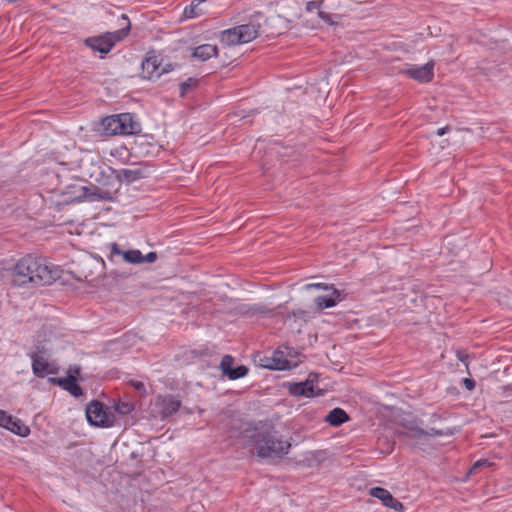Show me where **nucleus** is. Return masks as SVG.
Here are the masks:
<instances>
[{
	"label": "nucleus",
	"instance_id": "nucleus-1",
	"mask_svg": "<svg viewBox=\"0 0 512 512\" xmlns=\"http://www.w3.org/2000/svg\"><path fill=\"white\" fill-rule=\"evenodd\" d=\"M242 436L262 459L280 460L290 451L291 443L274 427L246 428Z\"/></svg>",
	"mask_w": 512,
	"mask_h": 512
},
{
	"label": "nucleus",
	"instance_id": "nucleus-2",
	"mask_svg": "<svg viewBox=\"0 0 512 512\" xmlns=\"http://www.w3.org/2000/svg\"><path fill=\"white\" fill-rule=\"evenodd\" d=\"M61 270L52 264H47L42 258L27 255L15 265L12 282L15 286L51 285L60 278Z\"/></svg>",
	"mask_w": 512,
	"mask_h": 512
},
{
	"label": "nucleus",
	"instance_id": "nucleus-3",
	"mask_svg": "<svg viewBox=\"0 0 512 512\" xmlns=\"http://www.w3.org/2000/svg\"><path fill=\"white\" fill-rule=\"evenodd\" d=\"M238 28L242 41L248 43L262 34L267 37L280 35L283 29L288 28V21L280 15L265 17L256 12L249 18L248 23L238 25Z\"/></svg>",
	"mask_w": 512,
	"mask_h": 512
},
{
	"label": "nucleus",
	"instance_id": "nucleus-4",
	"mask_svg": "<svg viewBox=\"0 0 512 512\" xmlns=\"http://www.w3.org/2000/svg\"><path fill=\"white\" fill-rule=\"evenodd\" d=\"M119 26L120 28L113 32H106L98 36L87 38L85 40L86 46L94 51L107 54L117 42L123 40L130 32L131 23L126 14H122L119 18Z\"/></svg>",
	"mask_w": 512,
	"mask_h": 512
},
{
	"label": "nucleus",
	"instance_id": "nucleus-5",
	"mask_svg": "<svg viewBox=\"0 0 512 512\" xmlns=\"http://www.w3.org/2000/svg\"><path fill=\"white\" fill-rule=\"evenodd\" d=\"M448 435V432L431 428L430 430H424L418 425L417 421H408L403 424V429L396 431V437L404 442L406 445H413L412 440L419 442L426 437H439Z\"/></svg>",
	"mask_w": 512,
	"mask_h": 512
},
{
	"label": "nucleus",
	"instance_id": "nucleus-6",
	"mask_svg": "<svg viewBox=\"0 0 512 512\" xmlns=\"http://www.w3.org/2000/svg\"><path fill=\"white\" fill-rule=\"evenodd\" d=\"M87 421L96 427H111L114 425L115 416L108 412L103 403L98 400L91 401L86 407Z\"/></svg>",
	"mask_w": 512,
	"mask_h": 512
},
{
	"label": "nucleus",
	"instance_id": "nucleus-7",
	"mask_svg": "<svg viewBox=\"0 0 512 512\" xmlns=\"http://www.w3.org/2000/svg\"><path fill=\"white\" fill-rule=\"evenodd\" d=\"M161 59L154 52H149L147 57L142 61V73L143 78L151 80L153 77L159 78L162 74L167 73L172 70V65L169 64L167 67L162 68Z\"/></svg>",
	"mask_w": 512,
	"mask_h": 512
},
{
	"label": "nucleus",
	"instance_id": "nucleus-8",
	"mask_svg": "<svg viewBox=\"0 0 512 512\" xmlns=\"http://www.w3.org/2000/svg\"><path fill=\"white\" fill-rule=\"evenodd\" d=\"M297 365L298 362L292 363L289 359L283 358V349L280 347L271 356L261 359V366L269 370H291Z\"/></svg>",
	"mask_w": 512,
	"mask_h": 512
},
{
	"label": "nucleus",
	"instance_id": "nucleus-9",
	"mask_svg": "<svg viewBox=\"0 0 512 512\" xmlns=\"http://www.w3.org/2000/svg\"><path fill=\"white\" fill-rule=\"evenodd\" d=\"M0 426L21 437L30 434V428L27 425L4 410H0Z\"/></svg>",
	"mask_w": 512,
	"mask_h": 512
},
{
	"label": "nucleus",
	"instance_id": "nucleus-10",
	"mask_svg": "<svg viewBox=\"0 0 512 512\" xmlns=\"http://www.w3.org/2000/svg\"><path fill=\"white\" fill-rule=\"evenodd\" d=\"M434 62H428L422 66L410 65L406 68L403 73L409 76L411 79L420 83H428L432 81L434 77Z\"/></svg>",
	"mask_w": 512,
	"mask_h": 512
},
{
	"label": "nucleus",
	"instance_id": "nucleus-11",
	"mask_svg": "<svg viewBox=\"0 0 512 512\" xmlns=\"http://www.w3.org/2000/svg\"><path fill=\"white\" fill-rule=\"evenodd\" d=\"M156 405L160 408L161 419L165 420L179 411L181 401L174 395L158 396Z\"/></svg>",
	"mask_w": 512,
	"mask_h": 512
},
{
	"label": "nucleus",
	"instance_id": "nucleus-12",
	"mask_svg": "<svg viewBox=\"0 0 512 512\" xmlns=\"http://www.w3.org/2000/svg\"><path fill=\"white\" fill-rule=\"evenodd\" d=\"M234 358L230 355L223 356L220 369L223 375L227 376L230 380H236L245 377L249 369L245 365H239L233 368Z\"/></svg>",
	"mask_w": 512,
	"mask_h": 512
},
{
	"label": "nucleus",
	"instance_id": "nucleus-13",
	"mask_svg": "<svg viewBox=\"0 0 512 512\" xmlns=\"http://www.w3.org/2000/svg\"><path fill=\"white\" fill-rule=\"evenodd\" d=\"M49 382L58 385L63 390L69 392L72 396L78 398L83 395V389L77 383L75 375L68 374L66 377H51Z\"/></svg>",
	"mask_w": 512,
	"mask_h": 512
},
{
	"label": "nucleus",
	"instance_id": "nucleus-14",
	"mask_svg": "<svg viewBox=\"0 0 512 512\" xmlns=\"http://www.w3.org/2000/svg\"><path fill=\"white\" fill-rule=\"evenodd\" d=\"M369 494L372 497L379 499L383 505L388 508H391L395 511L402 512L404 510L403 504L398 501L393 495L385 488L382 487H373L370 489Z\"/></svg>",
	"mask_w": 512,
	"mask_h": 512
},
{
	"label": "nucleus",
	"instance_id": "nucleus-15",
	"mask_svg": "<svg viewBox=\"0 0 512 512\" xmlns=\"http://www.w3.org/2000/svg\"><path fill=\"white\" fill-rule=\"evenodd\" d=\"M29 357L32 360V371L35 376L44 378L48 374H56L58 372L56 367L48 363V361L44 357L38 355V353H29Z\"/></svg>",
	"mask_w": 512,
	"mask_h": 512
},
{
	"label": "nucleus",
	"instance_id": "nucleus-16",
	"mask_svg": "<svg viewBox=\"0 0 512 512\" xmlns=\"http://www.w3.org/2000/svg\"><path fill=\"white\" fill-rule=\"evenodd\" d=\"M148 176V170L143 167L124 168L115 171V177L118 181L131 184Z\"/></svg>",
	"mask_w": 512,
	"mask_h": 512
},
{
	"label": "nucleus",
	"instance_id": "nucleus-17",
	"mask_svg": "<svg viewBox=\"0 0 512 512\" xmlns=\"http://www.w3.org/2000/svg\"><path fill=\"white\" fill-rule=\"evenodd\" d=\"M118 135H131L140 131V124L133 120L130 113L117 114Z\"/></svg>",
	"mask_w": 512,
	"mask_h": 512
},
{
	"label": "nucleus",
	"instance_id": "nucleus-18",
	"mask_svg": "<svg viewBox=\"0 0 512 512\" xmlns=\"http://www.w3.org/2000/svg\"><path fill=\"white\" fill-rule=\"evenodd\" d=\"M330 293L327 295H321L314 299V303L318 310H323L325 308H331L336 306L339 302L344 300L345 296L342 292L333 286V289H330Z\"/></svg>",
	"mask_w": 512,
	"mask_h": 512
},
{
	"label": "nucleus",
	"instance_id": "nucleus-19",
	"mask_svg": "<svg viewBox=\"0 0 512 512\" xmlns=\"http://www.w3.org/2000/svg\"><path fill=\"white\" fill-rule=\"evenodd\" d=\"M110 256H123L124 260L131 264L143 263V254L139 250L122 251L117 243L110 245Z\"/></svg>",
	"mask_w": 512,
	"mask_h": 512
},
{
	"label": "nucleus",
	"instance_id": "nucleus-20",
	"mask_svg": "<svg viewBox=\"0 0 512 512\" xmlns=\"http://www.w3.org/2000/svg\"><path fill=\"white\" fill-rule=\"evenodd\" d=\"M70 188L75 189V193L79 192V194L75 197L77 201L88 200L90 202L99 201L101 188L95 185L91 186H83V185H73Z\"/></svg>",
	"mask_w": 512,
	"mask_h": 512
},
{
	"label": "nucleus",
	"instance_id": "nucleus-21",
	"mask_svg": "<svg viewBox=\"0 0 512 512\" xmlns=\"http://www.w3.org/2000/svg\"><path fill=\"white\" fill-rule=\"evenodd\" d=\"M218 56V48L211 44H202L193 49L192 57L204 62Z\"/></svg>",
	"mask_w": 512,
	"mask_h": 512
},
{
	"label": "nucleus",
	"instance_id": "nucleus-22",
	"mask_svg": "<svg viewBox=\"0 0 512 512\" xmlns=\"http://www.w3.org/2000/svg\"><path fill=\"white\" fill-rule=\"evenodd\" d=\"M238 26L223 30L220 33V42L227 46L244 44Z\"/></svg>",
	"mask_w": 512,
	"mask_h": 512
},
{
	"label": "nucleus",
	"instance_id": "nucleus-23",
	"mask_svg": "<svg viewBox=\"0 0 512 512\" xmlns=\"http://www.w3.org/2000/svg\"><path fill=\"white\" fill-rule=\"evenodd\" d=\"M98 130L106 136L118 135L117 114L103 118Z\"/></svg>",
	"mask_w": 512,
	"mask_h": 512
},
{
	"label": "nucleus",
	"instance_id": "nucleus-24",
	"mask_svg": "<svg viewBox=\"0 0 512 512\" xmlns=\"http://www.w3.org/2000/svg\"><path fill=\"white\" fill-rule=\"evenodd\" d=\"M349 420V415L342 408L332 409L325 417L331 426L338 427Z\"/></svg>",
	"mask_w": 512,
	"mask_h": 512
},
{
	"label": "nucleus",
	"instance_id": "nucleus-25",
	"mask_svg": "<svg viewBox=\"0 0 512 512\" xmlns=\"http://www.w3.org/2000/svg\"><path fill=\"white\" fill-rule=\"evenodd\" d=\"M205 1L206 0H193L183 11L184 18L192 19L205 14L206 10L201 7Z\"/></svg>",
	"mask_w": 512,
	"mask_h": 512
},
{
	"label": "nucleus",
	"instance_id": "nucleus-26",
	"mask_svg": "<svg viewBox=\"0 0 512 512\" xmlns=\"http://www.w3.org/2000/svg\"><path fill=\"white\" fill-rule=\"evenodd\" d=\"M197 85H198V80L195 78H192V77L181 82L179 84L180 97H182V98L185 97V95L188 93V91L194 89L195 87H197Z\"/></svg>",
	"mask_w": 512,
	"mask_h": 512
},
{
	"label": "nucleus",
	"instance_id": "nucleus-27",
	"mask_svg": "<svg viewBox=\"0 0 512 512\" xmlns=\"http://www.w3.org/2000/svg\"><path fill=\"white\" fill-rule=\"evenodd\" d=\"M273 310L266 307L262 304H254L247 310V313H250L252 315L256 314H263V315H272Z\"/></svg>",
	"mask_w": 512,
	"mask_h": 512
},
{
	"label": "nucleus",
	"instance_id": "nucleus-28",
	"mask_svg": "<svg viewBox=\"0 0 512 512\" xmlns=\"http://www.w3.org/2000/svg\"><path fill=\"white\" fill-rule=\"evenodd\" d=\"M288 390L291 395L296 396V397H299V396L306 397V394H307V392L304 391V388L302 387L300 382L289 383Z\"/></svg>",
	"mask_w": 512,
	"mask_h": 512
},
{
	"label": "nucleus",
	"instance_id": "nucleus-29",
	"mask_svg": "<svg viewBox=\"0 0 512 512\" xmlns=\"http://www.w3.org/2000/svg\"><path fill=\"white\" fill-rule=\"evenodd\" d=\"M134 409V406L130 402H118L115 406L117 413L121 415H127Z\"/></svg>",
	"mask_w": 512,
	"mask_h": 512
},
{
	"label": "nucleus",
	"instance_id": "nucleus-30",
	"mask_svg": "<svg viewBox=\"0 0 512 512\" xmlns=\"http://www.w3.org/2000/svg\"><path fill=\"white\" fill-rule=\"evenodd\" d=\"M302 387L304 388V391L307 392L306 397H314L315 395H318L319 393H315V387L313 384V381L307 379L306 381L300 382Z\"/></svg>",
	"mask_w": 512,
	"mask_h": 512
},
{
	"label": "nucleus",
	"instance_id": "nucleus-31",
	"mask_svg": "<svg viewBox=\"0 0 512 512\" xmlns=\"http://www.w3.org/2000/svg\"><path fill=\"white\" fill-rule=\"evenodd\" d=\"M280 348L283 349V358H297L300 356V353L293 347H290L288 345H282Z\"/></svg>",
	"mask_w": 512,
	"mask_h": 512
},
{
	"label": "nucleus",
	"instance_id": "nucleus-32",
	"mask_svg": "<svg viewBox=\"0 0 512 512\" xmlns=\"http://www.w3.org/2000/svg\"><path fill=\"white\" fill-rule=\"evenodd\" d=\"M324 2H325V0L308 1L306 3V11L307 12H312L314 10L321 11V8H323V6H324Z\"/></svg>",
	"mask_w": 512,
	"mask_h": 512
},
{
	"label": "nucleus",
	"instance_id": "nucleus-33",
	"mask_svg": "<svg viewBox=\"0 0 512 512\" xmlns=\"http://www.w3.org/2000/svg\"><path fill=\"white\" fill-rule=\"evenodd\" d=\"M333 284H326V283H310L305 285V289L309 290L311 288L315 289H323L325 291H330V289H333Z\"/></svg>",
	"mask_w": 512,
	"mask_h": 512
},
{
	"label": "nucleus",
	"instance_id": "nucleus-34",
	"mask_svg": "<svg viewBox=\"0 0 512 512\" xmlns=\"http://www.w3.org/2000/svg\"><path fill=\"white\" fill-rule=\"evenodd\" d=\"M490 465H491V462H489L487 459H480L473 464V466L470 469V473L471 474L476 473L478 469H480L482 467H488Z\"/></svg>",
	"mask_w": 512,
	"mask_h": 512
},
{
	"label": "nucleus",
	"instance_id": "nucleus-35",
	"mask_svg": "<svg viewBox=\"0 0 512 512\" xmlns=\"http://www.w3.org/2000/svg\"><path fill=\"white\" fill-rule=\"evenodd\" d=\"M318 17L327 24H334L333 15L324 11H318Z\"/></svg>",
	"mask_w": 512,
	"mask_h": 512
},
{
	"label": "nucleus",
	"instance_id": "nucleus-36",
	"mask_svg": "<svg viewBox=\"0 0 512 512\" xmlns=\"http://www.w3.org/2000/svg\"><path fill=\"white\" fill-rule=\"evenodd\" d=\"M112 200H113L112 193L107 191V190L101 189L100 196H99V201H112Z\"/></svg>",
	"mask_w": 512,
	"mask_h": 512
},
{
	"label": "nucleus",
	"instance_id": "nucleus-37",
	"mask_svg": "<svg viewBox=\"0 0 512 512\" xmlns=\"http://www.w3.org/2000/svg\"><path fill=\"white\" fill-rule=\"evenodd\" d=\"M157 253L156 252H149L148 254L146 255H143V263L144 262H148V263H153L157 260Z\"/></svg>",
	"mask_w": 512,
	"mask_h": 512
},
{
	"label": "nucleus",
	"instance_id": "nucleus-38",
	"mask_svg": "<svg viewBox=\"0 0 512 512\" xmlns=\"http://www.w3.org/2000/svg\"><path fill=\"white\" fill-rule=\"evenodd\" d=\"M463 384L468 390H473L475 388V381L471 378H464Z\"/></svg>",
	"mask_w": 512,
	"mask_h": 512
},
{
	"label": "nucleus",
	"instance_id": "nucleus-39",
	"mask_svg": "<svg viewBox=\"0 0 512 512\" xmlns=\"http://www.w3.org/2000/svg\"><path fill=\"white\" fill-rule=\"evenodd\" d=\"M449 130H450V126H445V127L439 128V129L436 131V134H437L438 136H443V135H445Z\"/></svg>",
	"mask_w": 512,
	"mask_h": 512
},
{
	"label": "nucleus",
	"instance_id": "nucleus-40",
	"mask_svg": "<svg viewBox=\"0 0 512 512\" xmlns=\"http://www.w3.org/2000/svg\"><path fill=\"white\" fill-rule=\"evenodd\" d=\"M68 373L75 375L77 377L80 374V368L79 367L70 368Z\"/></svg>",
	"mask_w": 512,
	"mask_h": 512
},
{
	"label": "nucleus",
	"instance_id": "nucleus-41",
	"mask_svg": "<svg viewBox=\"0 0 512 512\" xmlns=\"http://www.w3.org/2000/svg\"><path fill=\"white\" fill-rule=\"evenodd\" d=\"M143 387H144V385H143L141 382H138V383H136V384H135V388H136L137 390H140V389H142Z\"/></svg>",
	"mask_w": 512,
	"mask_h": 512
},
{
	"label": "nucleus",
	"instance_id": "nucleus-42",
	"mask_svg": "<svg viewBox=\"0 0 512 512\" xmlns=\"http://www.w3.org/2000/svg\"><path fill=\"white\" fill-rule=\"evenodd\" d=\"M459 359H460L461 361H464V356H459Z\"/></svg>",
	"mask_w": 512,
	"mask_h": 512
}]
</instances>
